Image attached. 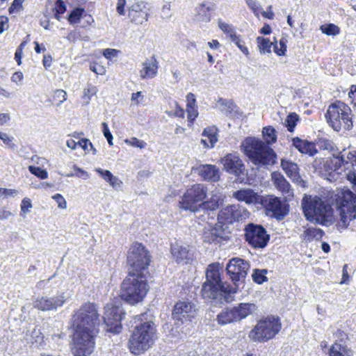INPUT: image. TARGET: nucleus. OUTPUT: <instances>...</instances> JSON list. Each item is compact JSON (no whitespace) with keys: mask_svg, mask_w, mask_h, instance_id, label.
Listing matches in <instances>:
<instances>
[{"mask_svg":"<svg viewBox=\"0 0 356 356\" xmlns=\"http://www.w3.org/2000/svg\"><path fill=\"white\" fill-rule=\"evenodd\" d=\"M74 332L72 353L74 356H90L95 348V337L100 323L97 306L88 302L83 305L72 317Z\"/></svg>","mask_w":356,"mask_h":356,"instance_id":"obj_1","label":"nucleus"},{"mask_svg":"<svg viewBox=\"0 0 356 356\" xmlns=\"http://www.w3.org/2000/svg\"><path fill=\"white\" fill-rule=\"evenodd\" d=\"M302 207L307 220L313 223L327 226L334 221L332 207L318 196L305 195Z\"/></svg>","mask_w":356,"mask_h":356,"instance_id":"obj_2","label":"nucleus"},{"mask_svg":"<svg viewBox=\"0 0 356 356\" xmlns=\"http://www.w3.org/2000/svg\"><path fill=\"white\" fill-rule=\"evenodd\" d=\"M241 149L254 165L266 166L275 163L276 154L273 149L256 138L248 137L244 139Z\"/></svg>","mask_w":356,"mask_h":356,"instance_id":"obj_3","label":"nucleus"},{"mask_svg":"<svg viewBox=\"0 0 356 356\" xmlns=\"http://www.w3.org/2000/svg\"><path fill=\"white\" fill-rule=\"evenodd\" d=\"M148 278L129 273L121 284L122 300L131 305L142 302L149 291Z\"/></svg>","mask_w":356,"mask_h":356,"instance_id":"obj_4","label":"nucleus"},{"mask_svg":"<svg viewBox=\"0 0 356 356\" xmlns=\"http://www.w3.org/2000/svg\"><path fill=\"white\" fill-rule=\"evenodd\" d=\"M155 333L156 325L152 321L136 326L129 340L130 352L138 355L147 351L154 344Z\"/></svg>","mask_w":356,"mask_h":356,"instance_id":"obj_5","label":"nucleus"},{"mask_svg":"<svg viewBox=\"0 0 356 356\" xmlns=\"http://www.w3.org/2000/svg\"><path fill=\"white\" fill-rule=\"evenodd\" d=\"M350 108L341 101L331 104L326 112L325 118L330 127L336 131L350 130L353 127Z\"/></svg>","mask_w":356,"mask_h":356,"instance_id":"obj_6","label":"nucleus"},{"mask_svg":"<svg viewBox=\"0 0 356 356\" xmlns=\"http://www.w3.org/2000/svg\"><path fill=\"white\" fill-rule=\"evenodd\" d=\"M150 261L151 256L145 246L139 243L131 245L127 255L129 273L149 277L147 268Z\"/></svg>","mask_w":356,"mask_h":356,"instance_id":"obj_7","label":"nucleus"},{"mask_svg":"<svg viewBox=\"0 0 356 356\" xmlns=\"http://www.w3.org/2000/svg\"><path fill=\"white\" fill-rule=\"evenodd\" d=\"M280 329L281 323L279 319L270 316L258 321L249 336L254 341L262 342L273 339Z\"/></svg>","mask_w":356,"mask_h":356,"instance_id":"obj_8","label":"nucleus"},{"mask_svg":"<svg viewBox=\"0 0 356 356\" xmlns=\"http://www.w3.org/2000/svg\"><path fill=\"white\" fill-rule=\"evenodd\" d=\"M336 196V204L341 220L346 225L348 220L356 218V195L349 189L343 188Z\"/></svg>","mask_w":356,"mask_h":356,"instance_id":"obj_9","label":"nucleus"},{"mask_svg":"<svg viewBox=\"0 0 356 356\" xmlns=\"http://www.w3.org/2000/svg\"><path fill=\"white\" fill-rule=\"evenodd\" d=\"M207 188L203 184H196L187 189L181 200L179 201L180 208L193 212L201 211L200 204L203 202L207 196Z\"/></svg>","mask_w":356,"mask_h":356,"instance_id":"obj_10","label":"nucleus"},{"mask_svg":"<svg viewBox=\"0 0 356 356\" xmlns=\"http://www.w3.org/2000/svg\"><path fill=\"white\" fill-rule=\"evenodd\" d=\"M257 309L253 303H240L238 306L222 310L217 316V321L220 325L240 321L254 314Z\"/></svg>","mask_w":356,"mask_h":356,"instance_id":"obj_11","label":"nucleus"},{"mask_svg":"<svg viewBox=\"0 0 356 356\" xmlns=\"http://www.w3.org/2000/svg\"><path fill=\"white\" fill-rule=\"evenodd\" d=\"M103 316L106 331L113 334H118L122 330L121 321L125 313L123 312L119 300H113L106 304Z\"/></svg>","mask_w":356,"mask_h":356,"instance_id":"obj_12","label":"nucleus"},{"mask_svg":"<svg viewBox=\"0 0 356 356\" xmlns=\"http://www.w3.org/2000/svg\"><path fill=\"white\" fill-rule=\"evenodd\" d=\"M234 291L228 285H220L204 282L201 289V294L207 300H213L216 303L228 302L231 300V294Z\"/></svg>","mask_w":356,"mask_h":356,"instance_id":"obj_13","label":"nucleus"},{"mask_svg":"<svg viewBox=\"0 0 356 356\" xmlns=\"http://www.w3.org/2000/svg\"><path fill=\"white\" fill-rule=\"evenodd\" d=\"M244 232L245 241L254 248H265L270 240L269 234L261 225L248 223Z\"/></svg>","mask_w":356,"mask_h":356,"instance_id":"obj_14","label":"nucleus"},{"mask_svg":"<svg viewBox=\"0 0 356 356\" xmlns=\"http://www.w3.org/2000/svg\"><path fill=\"white\" fill-rule=\"evenodd\" d=\"M196 305L192 302L188 300H181L177 302L172 311V318L175 324L181 325L184 323H190L197 315Z\"/></svg>","mask_w":356,"mask_h":356,"instance_id":"obj_15","label":"nucleus"},{"mask_svg":"<svg viewBox=\"0 0 356 356\" xmlns=\"http://www.w3.org/2000/svg\"><path fill=\"white\" fill-rule=\"evenodd\" d=\"M210 197L200 204L201 211L204 212L200 216L202 221H206L209 223V220H213L215 217V211L219 208L224 201V196L218 190L212 191Z\"/></svg>","mask_w":356,"mask_h":356,"instance_id":"obj_16","label":"nucleus"},{"mask_svg":"<svg viewBox=\"0 0 356 356\" xmlns=\"http://www.w3.org/2000/svg\"><path fill=\"white\" fill-rule=\"evenodd\" d=\"M261 204L265 207L267 215L275 217L277 220H282L287 214V210L280 198L273 195L261 197Z\"/></svg>","mask_w":356,"mask_h":356,"instance_id":"obj_17","label":"nucleus"},{"mask_svg":"<svg viewBox=\"0 0 356 356\" xmlns=\"http://www.w3.org/2000/svg\"><path fill=\"white\" fill-rule=\"evenodd\" d=\"M250 264L240 258H233L229 260L226 270L232 280L236 283L244 279L248 274Z\"/></svg>","mask_w":356,"mask_h":356,"instance_id":"obj_18","label":"nucleus"},{"mask_svg":"<svg viewBox=\"0 0 356 356\" xmlns=\"http://www.w3.org/2000/svg\"><path fill=\"white\" fill-rule=\"evenodd\" d=\"M220 162L223 169L229 174L237 177L244 174L245 165L237 154H227L221 159Z\"/></svg>","mask_w":356,"mask_h":356,"instance_id":"obj_19","label":"nucleus"},{"mask_svg":"<svg viewBox=\"0 0 356 356\" xmlns=\"http://www.w3.org/2000/svg\"><path fill=\"white\" fill-rule=\"evenodd\" d=\"M66 300L64 293L52 297H41L34 302V307L44 312L56 309L58 307H62Z\"/></svg>","mask_w":356,"mask_h":356,"instance_id":"obj_20","label":"nucleus"},{"mask_svg":"<svg viewBox=\"0 0 356 356\" xmlns=\"http://www.w3.org/2000/svg\"><path fill=\"white\" fill-rule=\"evenodd\" d=\"M170 252L172 259L178 264H187L193 259V254L190 250L189 246L179 242H175L171 245Z\"/></svg>","mask_w":356,"mask_h":356,"instance_id":"obj_21","label":"nucleus"},{"mask_svg":"<svg viewBox=\"0 0 356 356\" xmlns=\"http://www.w3.org/2000/svg\"><path fill=\"white\" fill-rule=\"evenodd\" d=\"M244 211L245 209L238 204L227 205L219 211L218 220L220 223H232L241 219Z\"/></svg>","mask_w":356,"mask_h":356,"instance_id":"obj_22","label":"nucleus"},{"mask_svg":"<svg viewBox=\"0 0 356 356\" xmlns=\"http://www.w3.org/2000/svg\"><path fill=\"white\" fill-rule=\"evenodd\" d=\"M271 180L274 186L282 193L286 200L293 197V189L289 182L279 172H273L271 174Z\"/></svg>","mask_w":356,"mask_h":356,"instance_id":"obj_23","label":"nucleus"},{"mask_svg":"<svg viewBox=\"0 0 356 356\" xmlns=\"http://www.w3.org/2000/svg\"><path fill=\"white\" fill-rule=\"evenodd\" d=\"M281 167L287 177L292 180L293 182L304 186L305 181L300 175V168L297 163L287 159H282Z\"/></svg>","mask_w":356,"mask_h":356,"instance_id":"obj_24","label":"nucleus"},{"mask_svg":"<svg viewBox=\"0 0 356 356\" xmlns=\"http://www.w3.org/2000/svg\"><path fill=\"white\" fill-rule=\"evenodd\" d=\"M222 268L223 266L218 262L209 264L206 270V282L225 285L220 277Z\"/></svg>","mask_w":356,"mask_h":356,"instance_id":"obj_25","label":"nucleus"},{"mask_svg":"<svg viewBox=\"0 0 356 356\" xmlns=\"http://www.w3.org/2000/svg\"><path fill=\"white\" fill-rule=\"evenodd\" d=\"M198 173L204 180L216 182L220 179V170L214 165L206 164L200 165Z\"/></svg>","mask_w":356,"mask_h":356,"instance_id":"obj_26","label":"nucleus"},{"mask_svg":"<svg viewBox=\"0 0 356 356\" xmlns=\"http://www.w3.org/2000/svg\"><path fill=\"white\" fill-rule=\"evenodd\" d=\"M233 197L238 201L245 202L246 204L256 203L259 199L258 194L250 188L236 191L233 193Z\"/></svg>","mask_w":356,"mask_h":356,"instance_id":"obj_27","label":"nucleus"},{"mask_svg":"<svg viewBox=\"0 0 356 356\" xmlns=\"http://www.w3.org/2000/svg\"><path fill=\"white\" fill-rule=\"evenodd\" d=\"M202 135L203 138L201 139V143L205 147H213L218 140L217 129L215 127L205 128Z\"/></svg>","mask_w":356,"mask_h":356,"instance_id":"obj_28","label":"nucleus"},{"mask_svg":"<svg viewBox=\"0 0 356 356\" xmlns=\"http://www.w3.org/2000/svg\"><path fill=\"white\" fill-rule=\"evenodd\" d=\"M292 143L301 153L307 154L310 156H314L317 153V150L314 144L307 140H301L299 138H293L292 139Z\"/></svg>","mask_w":356,"mask_h":356,"instance_id":"obj_29","label":"nucleus"},{"mask_svg":"<svg viewBox=\"0 0 356 356\" xmlns=\"http://www.w3.org/2000/svg\"><path fill=\"white\" fill-rule=\"evenodd\" d=\"M209 230L210 231L209 233L204 232V241H207L209 243L211 242H215L217 241L218 238H221L222 236L224 229H223V224L224 223H220L219 221L218 223L215 225V226L212 227L210 226V222L209 221Z\"/></svg>","mask_w":356,"mask_h":356,"instance_id":"obj_30","label":"nucleus"},{"mask_svg":"<svg viewBox=\"0 0 356 356\" xmlns=\"http://www.w3.org/2000/svg\"><path fill=\"white\" fill-rule=\"evenodd\" d=\"M330 356H351L352 352L346 346L334 343L330 349Z\"/></svg>","mask_w":356,"mask_h":356,"instance_id":"obj_31","label":"nucleus"},{"mask_svg":"<svg viewBox=\"0 0 356 356\" xmlns=\"http://www.w3.org/2000/svg\"><path fill=\"white\" fill-rule=\"evenodd\" d=\"M96 172L106 181L110 184L113 187L120 186V181L118 178L115 177L109 170H103L102 168H97Z\"/></svg>","mask_w":356,"mask_h":356,"instance_id":"obj_32","label":"nucleus"},{"mask_svg":"<svg viewBox=\"0 0 356 356\" xmlns=\"http://www.w3.org/2000/svg\"><path fill=\"white\" fill-rule=\"evenodd\" d=\"M256 40L260 54H266L271 52V47L273 46L274 42L261 36L257 37Z\"/></svg>","mask_w":356,"mask_h":356,"instance_id":"obj_33","label":"nucleus"},{"mask_svg":"<svg viewBox=\"0 0 356 356\" xmlns=\"http://www.w3.org/2000/svg\"><path fill=\"white\" fill-rule=\"evenodd\" d=\"M264 138L266 141V144L269 146L276 142L277 136L275 129L270 127H265L263 128L262 131Z\"/></svg>","mask_w":356,"mask_h":356,"instance_id":"obj_34","label":"nucleus"},{"mask_svg":"<svg viewBox=\"0 0 356 356\" xmlns=\"http://www.w3.org/2000/svg\"><path fill=\"white\" fill-rule=\"evenodd\" d=\"M321 235L322 231L320 229L309 227L304 231L302 237L305 241H310L314 238H320Z\"/></svg>","mask_w":356,"mask_h":356,"instance_id":"obj_35","label":"nucleus"},{"mask_svg":"<svg viewBox=\"0 0 356 356\" xmlns=\"http://www.w3.org/2000/svg\"><path fill=\"white\" fill-rule=\"evenodd\" d=\"M197 17L198 20L202 22H209L211 19V17L209 15V8L207 7L205 4H201L197 7Z\"/></svg>","mask_w":356,"mask_h":356,"instance_id":"obj_36","label":"nucleus"},{"mask_svg":"<svg viewBox=\"0 0 356 356\" xmlns=\"http://www.w3.org/2000/svg\"><path fill=\"white\" fill-rule=\"evenodd\" d=\"M320 30L327 35H337L340 33V29L334 24L321 25Z\"/></svg>","mask_w":356,"mask_h":356,"instance_id":"obj_37","label":"nucleus"},{"mask_svg":"<svg viewBox=\"0 0 356 356\" xmlns=\"http://www.w3.org/2000/svg\"><path fill=\"white\" fill-rule=\"evenodd\" d=\"M299 118L297 114L295 113H290L286 118L284 121V125L287 127L289 131L292 132L295 127L296 126V123L298 121Z\"/></svg>","mask_w":356,"mask_h":356,"instance_id":"obj_38","label":"nucleus"},{"mask_svg":"<svg viewBox=\"0 0 356 356\" xmlns=\"http://www.w3.org/2000/svg\"><path fill=\"white\" fill-rule=\"evenodd\" d=\"M266 273H267V270H266V269H262V270L254 269V272L252 275V277L253 280L256 283L261 284L264 283L265 281H266V280H267L266 276Z\"/></svg>","mask_w":356,"mask_h":356,"instance_id":"obj_39","label":"nucleus"},{"mask_svg":"<svg viewBox=\"0 0 356 356\" xmlns=\"http://www.w3.org/2000/svg\"><path fill=\"white\" fill-rule=\"evenodd\" d=\"M84 10L83 8H77L74 9L68 16V21L70 24H76L80 21Z\"/></svg>","mask_w":356,"mask_h":356,"instance_id":"obj_40","label":"nucleus"},{"mask_svg":"<svg viewBox=\"0 0 356 356\" xmlns=\"http://www.w3.org/2000/svg\"><path fill=\"white\" fill-rule=\"evenodd\" d=\"M286 41L282 38L280 40L279 44L277 41L274 42L273 49L275 53L278 56H284L286 51Z\"/></svg>","mask_w":356,"mask_h":356,"instance_id":"obj_41","label":"nucleus"},{"mask_svg":"<svg viewBox=\"0 0 356 356\" xmlns=\"http://www.w3.org/2000/svg\"><path fill=\"white\" fill-rule=\"evenodd\" d=\"M245 2L254 15L258 17L262 10L260 3L257 0H245Z\"/></svg>","mask_w":356,"mask_h":356,"instance_id":"obj_42","label":"nucleus"},{"mask_svg":"<svg viewBox=\"0 0 356 356\" xmlns=\"http://www.w3.org/2000/svg\"><path fill=\"white\" fill-rule=\"evenodd\" d=\"M154 66L155 65L154 63L152 65L145 64V67L140 70V76L143 79L154 77L156 73L154 69Z\"/></svg>","mask_w":356,"mask_h":356,"instance_id":"obj_43","label":"nucleus"},{"mask_svg":"<svg viewBox=\"0 0 356 356\" xmlns=\"http://www.w3.org/2000/svg\"><path fill=\"white\" fill-rule=\"evenodd\" d=\"M231 40L239 48V49L245 55L249 54L247 47L244 45V42L240 39L239 36L236 34L231 35Z\"/></svg>","mask_w":356,"mask_h":356,"instance_id":"obj_44","label":"nucleus"},{"mask_svg":"<svg viewBox=\"0 0 356 356\" xmlns=\"http://www.w3.org/2000/svg\"><path fill=\"white\" fill-rule=\"evenodd\" d=\"M179 326L180 325H177L175 324V327L172 328L170 332V335L172 338L182 339L184 336L187 334V330L184 329V327L179 330Z\"/></svg>","mask_w":356,"mask_h":356,"instance_id":"obj_45","label":"nucleus"},{"mask_svg":"<svg viewBox=\"0 0 356 356\" xmlns=\"http://www.w3.org/2000/svg\"><path fill=\"white\" fill-rule=\"evenodd\" d=\"M29 170L33 175L42 179H47L48 177V173L47 170L42 169L40 167L30 165L29 167Z\"/></svg>","mask_w":356,"mask_h":356,"instance_id":"obj_46","label":"nucleus"},{"mask_svg":"<svg viewBox=\"0 0 356 356\" xmlns=\"http://www.w3.org/2000/svg\"><path fill=\"white\" fill-rule=\"evenodd\" d=\"M97 92V89L95 86L88 85L87 88L84 89L83 95V99L86 101V104L90 102L91 96L95 95Z\"/></svg>","mask_w":356,"mask_h":356,"instance_id":"obj_47","label":"nucleus"},{"mask_svg":"<svg viewBox=\"0 0 356 356\" xmlns=\"http://www.w3.org/2000/svg\"><path fill=\"white\" fill-rule=\"evenodd\" d=\"M24 0H14L8 10L10 14L17 13L22 10V3Z\"/></svg>","mask_w":356,"mask_h":356,"instance_id":"obj_48","label":"nucleus"},{"mask_svg":"<svg viewBox=\"0 0 356 356\" xmlns=\"http://www.w3.org/2000/svg\"><path fill=\"white\" fill-rule=\"evenodd\" d=\"M218 26L223 32L229 34L230 38L232 34H236V32L232 26L223 22L221 20L218 21Z\"/></svg>","mask_w":356,"mask_h":356,"instance_id":"obj_49","label":"nucleus"},{"mask_svg":"<svg viewBox=\"0 0 356 356\" xmlns=\"http://www.w3.org/2000/svg\"><path fill=\"white\" fill-rule=\"evenodd\" d=\"M0 139L2 140L3 143L7 145L10 148H14L15 144L13 143L14 138L13 136H8L6 133H3L0 131Z\"/></svg>","mask_w":356,"mask_h":356,"instance_id":"obj_50","label":"nucleus"},{"mask_svg":"<svg viewBox=\"0 0 356 356\" xmlns=\"http://www.w3.org/2000/svg\"><path fill=\"white\" fill-rule=\"evenodd\" d=\"M54 98L58 100V106H59L67 99V92L63 90H56L54 92Z\"/></svg>","mask_w":356,"mask_h":356,"instance_id":"obj_51","label":"nucleus"},{"mask_svg":"<svg viewBox=\"0 0 356 356\" xmlns=\"http://www.w3.org/2000/svg\"><path fill=\"white\" fill-rule=\"evenodd\" d=\"M188 120L193 123L198 115L197 111L195 106L187 107Z\"/></svg>","mask_w":356,"mask_h":356,"instance_id":"obj_52","label":"nucleus"},{"mask_svg":"<svg viewBox=\"0 0 356 356\" xmlns=\"http://www.w3.org/2000/svg\"><path fill=\"white\" fill-rule=\"evenodd\" d=\"M125 143L133 146L140 148H143L145 145V143L137 139L136 138H131L130 139H126Z\"/></svg>","mask_w":356,"mask_h":356,"instance_id":"obj_53","label":"nucleus"},{"mask_svg":"<svg viewBox=\"0 0 356 356\" xmlns=\"http://www.w3.org/2000/svg\"><path fill=\"white\" fill-rule=\"evenodd\" d=\"M32 207L31 200L25 197L22 200L21 204V213L25 214L29 211V209Z\"/></svg>","mask_w":356,"mask_h":356,"instance_id":"obj_54","label":"nucleus"},{"mask_svg":"<svg viewBox=\"0 0 356 356\" xmlns=\"http://www.w3.org/2000/svg\"><path fill=\"white\" fill-rule=\"evenodd\" d=\"M171 15L170 5L169 3H167L163 5L161 9V17L164 19H168L171 17Z\"/></svg>","mask_w":356,"mask_h":356,"instance_id":"obj_55","label":"nucleus"},{"mask_svg":"<svg viewBox=\"0 0 356 356\" xmlns=\"http://www.w3.org/2000/svg\"><path fill=\"white\" fill-rule=\"evenodd\" d=\"M58 204V207L60 209H65L67 207V202L65 198L60 194H56L53 197Z\"/></svg>","mask_w":356,"mask_h":356,"instance_id":"obj_56","label":"nucleus"},{"mask_svg":"<svg viewBox=\"0 0 356 356\" xmlns=\"http://www.w3.org/2000/svg\"><path fill=\"white\" fill-rule=\"evenodd\" d=\"M54 10L58 14H63L66 10V6L62 0H57Z\"/></svg>","mask_w":356,"mask_h":356,"instance_id":"obj_57","label":"nucleus"},{"mask_svg":"<svg viewBox=\"0 0 356 356\" xmlns=\"http://www.w3.org/2000/svg\"><path fill=\"white\" fill-rule=\"evenodd\" d=\"M78 145H79L80 147H81V148L83 149H84V151L86 152H89V149H88V146L90 147V148H92V144L90 142V140L88 139H86V138H82L81 139L79 142H78Z\"/></svg>","mask_w":356,"mask_h":356,"instance_id":"obj_58","label":"nucleus"},{"mask_svg":"<svg viewBox=\"0 0 356 356\" xmlns=\"http://www.w3.org/2000/svg\"><path fill=\"white\" fill-rule=\"evenodd\" d=\"M24 45V42H22L18 47V48L16 49V51L15 54V59L19 65H21V63H22V49H23Z\"/></svg>","mask_w":356,"mask_h":356,"instance_id":"obj_59","label":"nucleus"},{"mask_svg":"<svg viewBox=\"0 0 356 356\" xmlns=\"http://www.w3.org/2000/svg\"><path fill=\"white\" fill-rule=\"evenodd\" d=\"M126 6V0H118L116 10L117 13L120 15H124L125 14L124 8Z\"/></svg>","mask_w":356,"mask_h":356,"instance_id":"obj_60","label":"nucleus"},{"mask_svg":"<svg viewBox=\"0 0 356 356\" xmlns=\"http://www.w3.org/2000/svg\"><path fill=\"white\" fill-rule=\"evenodd\" d=\"M8 19L5 16H0V34L8 27Z\"/></svg>","mask_w":356,"mask_h":356,"instance_id":"obj_61","label":"nucleus"},{"mask_svg":"<svg viewBox=\"0 0 356 356\" xmlns=\"http://www.w3.org/2000/svg\"><path fill=\"white\" fill-rule=\"evenodd\" d=\"M74 169L76 172L75 175L76 177H81L85 179L89 177L88 173L86 171L82 170L81 168L74 166Z\"/></svg>","mask_w":356,"mask_h":356,"instance_id":"obj_62","label":"nucleus"},{"mask_svg":"<svg viewBox=\"0 0 356 356\" xmlns=\"http://www.w3.org/2000/svg\"><path fill=\"white\" fill-rule=\"evenodd\" d=\"M262 16L265 18L272 19L274 17V13L272 11V6H269L267 8V11H264L263 10L260 13Z\"/></svg>","mask_w":356,"mask_h":356,"instance_id":"obj_63","label":"nucleus"},{"mask_svg":"<svg viewBox=\"0 0 356 356\" xmlns=\"http://www.w3.org/2000/svg\"><path fill=\"white\" fill-rule=\"evenodd\" d=\"M0 193L4 196H15L17 195V191L15 189H8L0 188Z\"/></svg>","mask_w":356,"mask_h":356,"instance_id":"obj_64","label":"nucleus"}]
</instances>
